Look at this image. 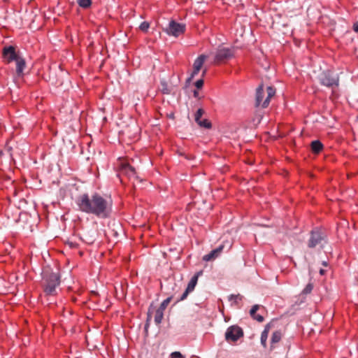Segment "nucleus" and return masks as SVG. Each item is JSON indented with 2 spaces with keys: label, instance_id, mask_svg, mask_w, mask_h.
<instances>
[{
  "label": "nucleus",
  "instance_id": "f257e3e1",
  "mask_svg": "<svg viewBox=\"0 0 358 358\" xmlns=\"http://www.w3.org/2000/svg\"><path fill=\"white\" fill-rule=\"evenodd\" d=\"M76 203L80 211L99 218H108L112 213L113 201L110 197L103 196L97 192L91 195L87 193L79 195Z\"/></svg>",
  "mask_w": 358,
  "mask_h": 358
},
{
  "label": "nucleus",
  "instance_id": "f03ea898",
  "mask_svg": "<svg viewBox=\"0 0 358 358\" xmlns=\"http://www.w3.org/2000/svg\"><path fill=\"white\" fill-rule=\"evenodd\" d=\"M43 285L46 294H53L57 286L59 285L60 280L57 273H53L49 269L43 271Z\"/></svg>",
  "mask_w": 358,
  "mask_h": 358
},
{
  "label": "nucleus",
  "instance_id": "7ed1b4c3",
  "mask_svg": "<svg viewBox=\"0 0 358 358\" xmlns=\"http://www.w3.org/2000/svg\"><path fill=\"white\" fill-rule=\"evenodd\" d=\"M266 97L264 100H263L264 96V85L263 84H261L259 85V87L256 90V94H255V106L262 108H266L270 103L271 99L275 95V89L271 86H269L266 88Z\"/></svg>",
  "mask_w": 358,
  "mask_h": 358
},
{
  "label": "nucleus",
  "instance_id": "20e7f679",
  "mask_svg": "<svg viewBox=\"0 0 358 358\" xmlns=\"http://www.w3.org/2000/svg\"><path fill=\"white\" fill-rule=\"evenodd\" d=\"M320 83L327 87L334 89L339 85V78L337 73L327 70L323 71L319 77Z\"/></svg>",
  "mask_w": 358,
  "mask_h": 358
},
{
  "label": "nucleus",
  "instance_id": "39448f33",
  "mask_svg": "<svg viewBox=\"0 0 358 358\" xmlns=\"http://www.w3.org/2000/svg\"><path fill=\"white\" fill-rule=\"evenodd\" d=\"M234 48L222 47L219 48L216 52L214 63L219 64L228 60L234 57Z\"/></svg>",
  "mask_w": 358,
  "mask_h": 358
},
{
  "label": "nucleus",
  "instance_id": "423d86ee",
  "mask_svg": "<svg viewBox=\"0 0 358 358\" xmlns=\"http://www.w3.org/2000/svg\"><path fill=\"white\" fill-rule=\"evenodd\" d=\"M2 55L4 62L9 64L12 62H15L19 56L21 55L19 52H17L14 46H5L2 50Z\"/></svg>",
  "mask_w": 358,
  "mask_h": 358
},
{
  "label": "nucleus",
  "instance_id": "0eeeda50",
  "mask_svg": "<svg viewBox=\"0 0 358 358\" xmlns=\"http://www.w3.org/2000/svg\"><path fill=\"white\" fill-rule=\"evenodd\" d=\"M120 171L121 174L126 175L130 180H137L138 179L135 169L127 162L120 163Z\"/></svg>",
  "mask_w": 358,
  "mask_h": 358
},
{
  "label": "nucleus",
  "instance_id": "6e6552de",
  "mask_svg": "<svg viewBox=\"0 0 358 358\" xmlns=\"http://www.w3.org/2000/svg\"><path fill=\"white\" fill-rule=\"evenodd\" d=\"M243 335V331L240 327L232 326L227 329L225 333V338L227 341H236Z\"/></svg>",
  "mask_w": 358,
  "mask_h": 358
},
{
  "label": "nucleus",
  "instance_id": "1a4fd4ad",
  "mask_svg": "<svg viewBox=\"0 0 358 358\" xmlns=\"http://www.w3.org/2000/svg\"><path fill=\"white\" fill-rule=\"evenodd\" d=\"M324 239L325 236L320 231H312L308 245L311 248H315L316 245H320Z\"/></svg>",
  "mask_w": 358,
  "mask_h": 358
},
{
  "label": "nucleus",
  "instance_id": "9d476101",
  "mask_svg": "<svg viewBox=\"0 0 358 358\" xmlns=\"http://www.w3.org/2000/svg\"><path fill=\"white\" fill-rule=\"evenodd\" d=\"M164 316V310L159 308H155L151 305L148 312V320H150L152 317H154L155 322L159 324L161 323Z\"/></svg>",
  "mask_w": 358,
  "mask_h": 358
},
{
  "label": "nucleus",
  "instance_id": "9b49d317",
  "mask_svg": "<svg viewBox=\"0 0 358 358\" xmlns=\"http://www.w3.org/2000/svg\"><path fill=\"white\" fill-rule=\"evenodd\" d=\"M201 272H199L196 273L190 280L189 282L187 287L185 291V292L182 294V295L180 296V301L184 300L186 299V297L188 296V294L192 292L194 288L196 285L197 284L198 278L200 275Z\"/></svg>",
  "mask_w": 358,
  "mask_h": 358
},
{
  "label": "nucleus",
  "instance_id": "f8f14e48",
  "mask_svg": "<svg viewBox=\"0 0 358 358\" xmlns=\"http://www.w3.org/2000/svg\"><path fill=\"white\" fill-rule=\"evenodd\" d=\"M164 31L170 36L178 37L179 36V23L171 20L167 27L164 29Z\"/></svg>",
  "mask_w": 358,
  "mask_h": 358
},
{
  "label": "nucleus",
  "instance_id": "ddd939ff",
  "mask_svg": "<svg viewBox=\"0 0 358 358\" xmlns=\"http://www.w3.org/2000/svg\"><path fill=\"white\" fill-rule=\"evenodd\" d=\"M15 62L16 64V73L18 76H22L24 70L26 67L25 59L20 55L17 57Z\"/></svg>",
  "mask_w": 358,
  "mask_h": 358
},
{
  "label": "nucleus",
  "instance_id": "4468645a",
  "mask_svg": "<svg viewBox=\"0 0 358 358\" xmlns=\"http://www.w3.org/2000/svg\"><path fill=\"white\" fill-rule=\"evenodd\" d=\"M223 248L224 245H220L216 249L213 250L210 253L204 255L203 257V260L206 262L214 260L222 252Z\"/></svg>",
  "mask_w": 358,
  "mask_h": 358
},
{
  "label": "nucleus",
  "instance_id": "2eb2a0df",
  "mask_svg": "<svg viewBox=\"0 0 358 358\" xmlns=\"http://www.w3.org/2000/svg\"><path fill=\"white\" fill-rule=\"evenodd\" d=\"M261 308V306L258 305V304H256V305H254L250 311V316L254 319V320H256L257 321L259 322H262L264 321V317L261 315H259V314H257V311ZM262 308H263V306H262Z\"/></svg>",
  "mask_w": 358,
  "mask_h": 358
},
{
  "label": "nucleus",
  "instance_id": "dca6fc26",
  "mask_svg": "<svg viewBox=\"0 0 358 358\" xmlns=\"http://www.w3.org/2000/svg\"><path fill=\"white\" fill-rule=\"evenodd\" d=\"M207 58L208 56L206 55H201L200 56H199L194 62L193 69H196V70H201L204 62Z\"/></svg>",
  "mask_w": 358,
  "mask_h": 358
},
{
  "label": "nucleus",
  "instance_id": "f3484780",
  "mask_svg": "<svg viewBox=\"0 0 358 358\" xmlns=\"http://www.w3.org/2000/svg\"><path fill=\"white\" fill-rule=\"evenodd\" d=\"M311 150L315 154L320 153L323 149V145L320 141H313L310 144Z\"/></svg>",
  "mask_w": 358,
  "mask_h": 358
},
{
  "label": "nucleus",
  "instance_id": "a211bd4d",
  "mask_svg": "<svg viewBox=\"0 0 358 358\" xmlns=\"http://www.w3.org/2000/svg\"><path fill=\"white\" fill-rule=\"evenodd\" d=\"M269 327H270L269 324H267L265 327V329L262 331V335H261V343L264 348H266V341L268 338Z\"/></svg>",
  "mask_w": 358,
  "mask_h": 358
},
{
  "label": "nucleus",
  "instance_id": "6ab92c4d",
  "mask_svg": "<svg viewBox=\"0 0 358 358\" xmlns=\"http://www.w3.org/2000/svg\"><path fill=\"white\" fill-rule=\"evenodd\" d=\"M282 337V334L280 331H275L271 337V348H273L274 344L278 343Z\"/></svg>",
  "mask_w": 358,
  "mask_h": 358
},
{
  "label": "nucleus",
  "instance_id": "aec40b11",
  "mask_svg": "<svg viewBox=\"0 0 358 358\" xmlns=\"http://www.w3.org/2000/svg\"><path fill=\"white\" fill-rule=\"evenodd\" d=\"M197 124L201 127H203L206 129H210L212 127L210 122L208 121L207 119L201 120Z\"/></svg>",
  "mask_w": 358,
  "mask_h": 358
},
{
  "label": "nucleus",
  "instance_id": "412c9836",
  "mask_svg": "<svg viewBox=\"0 0 358 358\" xmlns=\"http://www.w3.org/2000/svg\"><path fill=\"white\" fill-rule=\"evenodd\" d=\"M77 2L78 5L83 8H87L92 4L91 0H77Z\"/></svg>",
  "mask_w": 358,
  "mask_h": 358
},
{
  "label": "nucleus",
  "instance_id": "4be33fe9",
  "mask_svg": "<svg viewBox=\"0 0 358 358\" xmlns=\"http://www.w3.org/2000/svg\"><path fill=\"white\" fill-rule=\"evenodd\" d=\"M203 113H204V110L202 108H199L196 110V113L195 117H194V119H195V121L196 123H198L201 120V118Z\"/></svg>",
  "mask_w": 358,
  "mask_h": 358
},
{
  "label": "nucleus",
  "instance_id": "5701e85b",
  "mask_svg": "<svg viewBox=\"0 0 358 358\" xmlns=\"http://www.w3.org/2000/svg\"><path fill=\"white\" fill-rule=\"evenodd\" d=\"M313 289V284L312 282H309L306 287L303 289L302 294H310Z\"/></svg>",
  "mask_w": 358,
  "mask_h": 358
},
{
  "label": "nucleus",
  "instance_id": "b1692460",
  "mask_svg": "<svg viewBox=\"0 0 358 358\" xmlns=\"http://www.w3.org/2000/svg\"><path fill=\"white\" fill-rule=\"evenodd\" d=\"M150 27V24L148 22H143L140 26L139 29L143 32H147Z\"/></svg>",
  "mask_w": 358,
  "mask_h": 358
},
{
  "label": "nucleus",
  "instance_id": "393cba45",
  "mask_svg": "<svg viewBox=\"0 0 358 358\" xmlns=\"http://www.w3.org/2000/svg\"><path fill=\"white\" fill-rule=\"evenodd\" d=\"M199 69L196 70V69H193V71L191 73L190 76L187 79L186 83H189L194 77L199 73Z\"/></svg>",
  "mask_w": 358,
  "mask_h": 358
},
{
  "label": "nucleus",
  "instance_id": "a878e982",
  "mask_svg": "<svg viewBox=\"0 0 358 358\" xmlns=\"http://www.w3.org/2000/svg\"><path fill=\"white\" fill-rule=\"evenodd\" d=\"M242 296L240 294H231L229 296V300H234V301L236 303L238 300H241Z\"/></svg>",
  "mask_w": 358,
  "mask_h": 358
},
{
  "label": "nucleus",
  "instance_id": "bb28decb",
  "mask_svg": "<svg viewBox=\"0 0 358 358\" xmlns=\"http://www.w3.org/2000/svg\"><path fill=\"white\" fill-rule=\"evenodd\" d=\"M170 301V299L168 298L166 299H165L160 305L159 307H158L159 308L162 309V310H164L165 308H166L167 305L169 304Z\"/></svg>",
  "mask_w": 358,
  "mask_h": 358
},
{
  "label": "nucleus",
  "instance_id": "cd10ccee",
  "mask_svg": "<svg viewBox=\"0 0 358 358\" xmlns=\"http://www.w3.org/2000/svg\"><path fill=\"white\" fill-rule=\"evenodd\" d=\"M194 85L196 87V89H198V90L201 89L203 85V78H201V79L196 80L194 83Z\"/></svg>",
  "mask_w": 358,
  "mask_h": 358
},
{
  "label": "nucleus",
  "instance_id": "c85d7f7f",
  "mask_svg": "<svg viewBox=\"0 0 358 358\" xmlns=\"http://www.w3.org/2000/svg\"><path fill=\"white\" fill-rule=\"evenodd\" d=\"M170 358H179V352H174L171 354Z\"/></svg>",
  "mask_w": 358,
  "mask_h": 358
},
{
  "label": "nucleus",
  "instance_id": "c756f323",
  "mask_svg": "<svg viewBox=\"0 0 358 358\" xmlns=\"http://www.w3.org/2000/svg\"><path fill=\"white\" fill-rule=\"evenodd\" d=\"M193 93H194V96L195 98L200 99L199 92V90L198 89L194 90Z\"/></svg>",
  "mask_w": 358,
  "mask_h": 358
},
{
  "label": "nucleus",
  "instance_id": "7c9ffc66",
  "mask_svg": "<svg viewBox=\"0 0 358 358\" xmlns=\"http://www.w3.org/2000/svg\"><path fill=\"white\" fill-rule=\"evenodd\" d=\"M353 30L355 32H358V21L354 23V24H353Z\"/></svg>",
  "mask_w": 358,
  "mask_h": 358
},
{
  "label": "nucleus",
  "instance_id": "2f4dec72",
  "mask_svg": "<svg viewBox=\"0 0 358 358\" xmlns=\"http://www.w3.org/2000/svg\"><path fill=\"white\" fill-rule=\"evenodd\" d=\"M180 34L183 33L185 30V25L180 23Z\"/></svg>",
  "mask_w": 358,
  "mask_h": 358
},
{
  "label": "nucleus",
  "instance_id": "473e14b6",
  "mask_svg": "<svg viewBox=\"0 0 358 358\" xmlns=\"http://www.w3.org/2000/svg\"><path fill=\"white\" fill-rule=\"evenodd\" d=\"M206 72H207V69H206L203 70V71H202V77L205 76V75L206 74Z\"/></svg>",
  "mask_w": 358,
  "mask_h": 358
},
{
  "label": "nucleus",
  "instance_id": "72a5a7b5",
  "mask_svg": "<svg viewBox=\"0 0 358 358\" xmlns=\"http://www.w3.org/2000/svg\"><path fill=\"white\" fill-rule=\"evenodd\" d=\"M325 272H326V271H325L324 269L321 268V269L320 270V273L321 275H324V274L325 273Z\"/></svg>",
  "mask_w": 358,
  "mask_h": 358
},
{
  "label": "nucleus",
  "instance_id": "f704fd0d",
  "mask_svg": "<svg viewBox=\"0 0 358 358\" xmlns=\"http://www.w3.org/2000/svg\"><path fill=\"white\" fill-rule=\"evenodd\" d=\"M322 265H323L324 266H327V265H328V264H327V262H324H324H322Z\"/></svg>",
  "mask_w": 358,
  "mask_h": 358
},
{
  "label": "nucleus",
  "instance_id": "c9c22d12",
  "mask_svg": "<svg viewBox=\"0 0 358 358\" xmlns=\"http://www.w3.org/2000/svg\"><path fill=\"white\" fill-rule=\"evenodd\" d=\"M69 245H70V247H73V243H69Z\"/></svg>",
  "mask_w": 358,
  "mask_h": 358
},
{
  "label": "nucleus",
  "instance_id": "e433bc0d",
  "mask_svg": "<svg viewBox=\"0 0 358 358\" xmlns=\"http://www.w3.org/2000/svg\"><path fill=\"white\" fill-rule=\"evenodd\" d=\"M180 155L183 156L184 155L180 152Z\"/></svg>",
  "mask_w": 358,
  "mask_h": 358
},
{
  "label": "nucleus",
  "instance_id": "4c0bfd02",
  "mask_svg": "<svg viewBox=\"0 0 358 358\" xmlns=\"http://www.w3.org/2000/svg\"><path fill=\"white\" fill-rule=\"evenodd\" d=\"M180 358H185V357H183L182 355L180 354Z\"/></svg>",
  "mask_w": 358,
  "mask_h": 358
}]
</instances>
